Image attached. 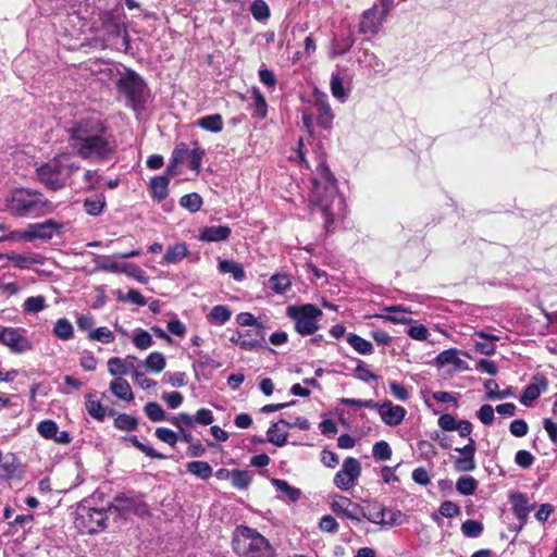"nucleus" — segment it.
I'll use <instances>...</instances> for the list:
<instances>
[{
    "label": "nucleus",
    "mask_w": 557,
    "mask_h": 557,
    "mask_svg": "<svg viewBox=\"0 0 557 557\" xmlns=\"http://www.w3.org/2000/svg\"><path fill=\"white\" fill-rule=\"evenodd\" d=\"M69 134L71 147L85 160L106 161L115 151L113 135L99 119H83L69 128Z\"/></svg>",
    "instance_id": "obj_1"
},
{
    "label": "nucleus",
    "mask_w": 557,
    "mask_h": 557,
    "mask_svg": "<svg viewBox=\"0 0 557 557\" xmlns=\"http://www.w3.org/2000/svg\"><path fill=\"white\" fill-rule=\"evenodd\" d=\"M311 198L314 205L322 210L325 216V228L329 230L334 222L331 207L335 200L338 203H342L343 200L338 197L337 180L324 162L317 166L312 178Z\"/></svg>",
    "instance_id": "obj_2"
},
{
    "label": "nucleus",
    "mask_w": 557,
    "mask_h": 557,
    "mask_svg": "<svg viewBox=\"0 0 557 557\" xmlns=\"http://www.w3.org/2000/svg\"><path fill=\"white\" fill-rule=\"evenodd\" d=\"M79 168L69 153H62L37 168V177L47 188L58 190Z\"/></svg>",
    "instance_id": "obj_3"
},
{
    "label": "nucleus",
    "mask_w": 557,
    "mask_h": 557,
    "mask_svg": "<svg viewBox=\"0 0 557 557\" xmlns=\"http://www.w3.org/2000/svg\"><path fill=\"white\" fill-rule=\"evenodd\" d=\"M232 545L234 552L244 557H263L272 550L269 541L263 535L246 525L235 529Z\"/></svg>",
    "instance_id": "obj_4"
},
{
    "label": "nucleus",
    "mask_w": 557,
    "mask_h": 557,
    "mask_svg": "<svg viewBox=\"0 0 557 557\" xmlns=\"http://www.w3.org/2000/svg\"><path fill=\"white\" fill-rule=\"evenodd\" d=\"M109 513L106 508L92 506L91 500L85 499L75 510L74 524L81 533L95 534L106 529Z\"/></svg>",
    "instance_id": "obj_5"
},
{
    "label": "nucleus",
    "mask_w": 557,
    "mask_h": 557,
    "mask_svg": "<svg viewBox=\"0 0 557 557\" xmlns=\"http://www.w3.org/2000/svg\"><path fill=\"white\" fill-rule=\"evenodd\" d=\"M286 315L294 322V329L299 335L309 336L319 330L323 312L317 305L304 304L288 306Z\"/></svg>",
    "instance_id": "obj_6"
},
{
    "label": "nucleus",
    "mask_w": 557,
    "mask_h": 557,
    "mask_svg": "<svg viewBox=\"0 0 557 557\" xmlns=\"http://www.w3.org/2000/svg\"><path fill=\"white\" fill-rule=\"evenodd\" d=\"M116 88L119 92L126 96L128 102L134 109L140 107L145 100V94L147 86L144 79L134 71L124 69V73L121 76Z\"/></svg>",
    "instance_id": "obj_7"
},
{
    "label": "nucleus",
    "mask_w": 557,
    "mask_h": 557,
    "mask_svg": "<svg viewBox=\"0 0 557 557\" xmlns=\"http://www.w3.org/2000/svg\"><path fill=\"white\" fill-rule=\"evenodd\" d=\"M394 4V0H377L370 9L364 11L359 25L360 33L362 35H377Z\"/></svg>",
    "instance_id": "obj_8"
},
{
    "label": "nucleus",
    "mask_w": 557,
    "mask_h": 557,
    "mask_svg": "<svg viewBox=\"0 0 557 557\" xmlns=\"http://www.w3.org/2000/svg\"><path fill=\"white\" fill-rule=\"evenodd\" d=\"M361 475V463L357 458L347 457L342 469L334 475L333 483L341 491H348L356 485Z\"/></svg>",
    "instance_id": "obj_9"
},
{
    "label": "nucleus",
    "mask_w": 557,
    "mask_h": 557,
    "mask_svg": "<svg viewBox=\"0 0 557 557\" xmlns=\"http://www.w3.org/2000/svg\"><path fill=\"white\" fill-rule=\"evenodd\" d=\"M146 505L139 503L134 493H119L114 496L112 504L107 509L108 512L114 510L120 517L126 519L131 515H141Z\"/></svg>",
    "instance_id": "obj_10"
},
{
    "label": "nucleus",
    "mask_w": 557,
    "mask_h": 557,
    "mask_svg": "<svg viewBox=\"0 0 557 557\" xmlns=\"http://www.w3.org/2000/svg\"><path fill=\"white\" fill-rule=\"evenodd\" d=\"M281 425L285 428H299L300 430L307 431L310 429V422L304 417H297L295 421L289 422L285 419H281L276 423H273L267 431V440L277 447H282L287 443V433H280L274 435V431H281Z\"/></svg>",
    "instance_id": "obj_11"
},
{
    "label": "nucleus",
    "mask_w": 557,
    "mask_h": 557,
    "mask_svg": "<svg viewBox=\"0 0 557 557\" xmlns=\"http://www.w3.org/2000/svg\"><path fill=\"white\" fill-rule=\"evenodd\" d=\"M458 456L454 458V469L457 472H471L475 470V451L476 442L474 438L469 437L468 443L463 447L455 448Z\"/></svg>",
    "instance_id": "obj_12"
},
{
    "label": "nucleus",
    "mask_w": 557,
    "mask_h": 557,
    "mask_svg": "<svg viewBox=\"0 0 557 557\" xmlns=\"http://www.w3.org/2000/svg\"><path fill=\"white\" fill-rule=\"evenodd\" d=\"M124 69L125 67L120 66L119 64L103 62V61H96L91 66V72L97 76V79L99 82H101L102 84L117 85L121 76L124 73Z\"/></svg>",
    "instance_id": "obj_13"
},
{
    "label": "nucleus",
    "mask_w": 557,
    "mask_h": 557,
    "mask_svg": "<svg viewBox=\"0 0 557 557\" xmlns=\"http://www.w3.org/2000/svg\"><path fill=\"white\" fill-rule=\"evenodd\" d=\"M313 108L315 110V122L323 129H331L333 126L334 113L324 92L314 94Z\"/></svg>",
    "instance_id": "obj_14"
},
{
    "label": "nucleus",
    "mask_w": 557,
    "mask_h": 557,
    "mask_svg": "<svg viewBox=\"0 0 557 557\" xmlns=\"http://www.w3.org/2000/svg\"><path fill=\"white\" fill-rule=\"evenodd\" d=\"M35 206V194L26 189H16L13 191L9 201V209L16 215L26 214Z\"/></svg>",
    "instance_id": "obj_15"
},
{
    "label": "nucleus",
    "mask_w": 557,
    "mask_h": 557,
    "mask_svg": "<svg viewBox=\"0 0 557 557\" xmlns=\"http://www.w3.org/2000/svg\"><path fill=\"white\" fill-rule=\"evenodd\" d=\"M194 355L196 356V360L193 362L195 377L198 381L201 379L209 380L212 371L219 368L220 363L202 350H196Z\"/></svg>",
    "instance_id": "obj_16"
},
{
    "label": "nucleus",
    "mask_w": 557,
    "mask_h": 557,
    "mask_svg": "<svg viewBox=\"0 0 557 557\" xmlns=\"http://www.w3.org/2000/svg\"><path fill=\"white\" fill-rule=\"evenodd\" d=\"M251 335V331L246 332H236L230 337V342L238 345L244 350H256L259 348H265L267 343L264 338V332L261 330H257L255 333L253 341H246V337Z\"/></svg>",
    "instance_id": "obj_17"
},
{
    "label": "nucleus",
    "mask_w": 557,
    "mask_h": 557,
    "mask_svg": "<svg viewBox=\"0 0 557 557\" xmlns=\"http://www.w3.org/2000/svg\"><path fill=\"white\" fill-rule=\"evenodd\" d=\"M548 387V380L542 373H536L533 375V383L525 386L523 393L520 397V401L524 406H530L534 400H536L540 395L545 392Z\"/></svg>",
    "instance_id": "obj_18"
},
{
    "label": "nucleus",
    "mask_w": 557,
    "mask_h": 557,
    "mask_svg": "<svg viewBox=\"0 0 557 557\" xmlns=\"http://www.w3.org/2000/svg\"><path fill=\"white\" fill-rule=\"evenodd\" d=\"M406 412L404 407L394 405L391 400H385L381 403L379 414L386 425L397 426L404 421Z\"/></svg>",
    "instance_id": "obj_19"
},
{
    "label": "nucleus",
    "mask_w": 557,
    "mask_h": 557,
    "mask_svg": "<svg viewBox=\"0 0 557 557\" xmlns=\"http://www.w3.org/2000/svg\"><path fill=\"white\" fill-rule=\"evenodd\" d=\"M0 343L10 347L14 352H22L29 348L27 341L17 329L0 326Z\"/></svg>",
    "instance_id": "obj_20"
},
{
    "label": "nucleus",
    "mask_w": 557,
    "mask_h": 557,
    "mask_svg": "<svg viewBox=\"0 0 557 557\" xmlns=\"http://www.w3.org/2000/svg\"><path fill=\"white\" fill-rule=\"evenodd\" d=\"M37 432L47 440H53L58 444H67L71 442V435L66 431H59L58 424L53 420H44L37 425Z\"/></svg>",
    "instance_id": "obj_21"
},
{
    "label": "nucleus",
    "mask_w": 557,
    "mask_h": 557,
    "mask_svg": "<svg viewBox=\"0 0 557 557\" xmlns=\"http://www.w3.org/2000/svg\"><path fill=\"white\" fill-rule=\"evenodd\" d=\"M459 354H460V351L456 348L446 349L436 356L435 363L438 367L451 364V366H454V370H456V371L469 370L468 363L459 357Z\"/></svg>",
    "instance_id": "obj_22"
},
{
    "label": "nucleus",
    "mask_w": 557,
    "mask_h": 557,
    "mask_svg": "<svg viewBox=\"0 0 557 557\" xmlns=\"http://www.w3.org/2000/svg\"><path fill=\"white\" fill-rule=\"evenodd\" d=\"M63 225L54 220L37 222V240L50 242L53 238L61 239Z\"/></svg>",
    "instance_id": "obj_23"
},
{
    "label": "nucleus",
    "mask_w": 557,
    "mask_h": 557,
    "mask_svg": "<svg viewBox=\"0 0 557 557\" xmlns=\"http://www.w3.org/2000/svg\"><path fill=\"white\" fill-rule=\"evenodd\" d=\"M232 234V230L227 225L205 226L199 232V240L207 243H218L226 240Z\"/></svg>",
    "instance_id": "obj_24"
},
{
    "label": "nucleus",
    "mask_w": 557,
    "mask_h": 557,
    "mask_svg": "<svg viewBox=\"0 0 557 557\" xmlns=\"http://www.w3.org/2000/svg\"><path fill=\"white\" fill-rule=\"evenodd\" d=\"M512 503V511L518 520L521 521L520 529H522L523 524L527 522L530 511L533 509V506L529 504V499L524 493H513L510 496Z\"/></svg>",
    "instance_id": "obj_25"
},
{
    "label": "nucleus",
    "mask_w": 557,
    "mask_h": 557,
    "mask_svg": "<svg viewBox=\"0 0 557 557\" xmlns=\"http://www.w3.org/2000/svg\"><path fill=\"white\" fill-rule=\"evenodd\" d=\"M364 511L366 516L364 519L368 521L379 524L382 527L383 517L386 516L387 508L384 507L380 502L377 500H368L364 502Z\"/></svg>",
    "instance_id": "obj_26"
},
{
    "label": "nucleus",
    "mask_w": 557,
    "mask_h": 557,
    "mask_svg": "<svg viewBox=\"0 0 557 557\" xmlns=\"http://www.w3.org/2000/svg\"><path fill=\"white\" fill-rule=\"evenodd\" d=\"M188 255V248L186 243H176L166 248V251L162 258V264H174L182 261Z\"/></svg>",
    "instance_id": "obj_27"
},
{
    "label": "nucleus",
    "mask_w": 557,
    "mask_h": 557,
    "mask_svg": "<svg viewBox=\"0 0 557 557\" xmlns=\"http://www.w3.org/2000/svg\"><path fill=\"white\" fill-rule=\"evenodd\" d=\"M170 180L166 175L154 176L151 178L149 187L153 199L162 201L168 197Z\"/></svg>",
    "instance_id": "obj_28"
},
{
    "label": "nucleus",
    "mask_w": 557,
    "mask_h": 557,
    "mask_svg": "<svg viewBox=\"0 0 557 557\" xmlns=\"http://www.w3.org/2000/svg\"><path fill=\"white\" fill-rule=\"evenodd\" d=\"M111 392L120 399L131 401L134 398L129 383L122 379L116 377L110 384Z\"/></svg>",
    "instance_id": "obj_29"
},
{
    "label": "nucleus",
    "mask_w": 557,
    "mask_h": 557,
    "mask_svg": "<svg viewBox=\"0 0 557 557\" xmlns=\"http://www.w3.org/2000/svg\"><path fill=\"white\" fill-rule=\"evenodd\" d=\"M354 41L351 37H333L330 44V55L331 58H337L344 55L350 50Z\"/></svg>",
    "instance_id": "obj_30"
},
{
    "label": "nucleus",
    "mask_w": 557,
    "mask_h": 557,
    "mask_svg": "<svg viewBox=\"0 0 557 557\" xmlns=\"http://www.w3.org/2000/svg\"><path fill=\"white\" fill-rule=\"evenodd\" d=\"M197 125L208 132L219 133L223 129V117L221 114H210L200 117Z\"/></svg>",
    "instance_id": "obj_31"
},
{
    "label": "nucleus",
    "mask_w": 557,
    "mask_h": 557,
    "mask_svg": "<svg viewBox=\"0 0 557 557\" xmlns=\"http://www.w3.org/2000/svg\"><path fill=\"white\" fill-rule=\"evenodd\" d=\"M271 483L276 491L284 493L289 502L296 503L300 499L301 491L298 487L289 485L287 481L273 478Z\"/></svg>",
    "instance_id": "obj_32"
},
{
    "label": "nucleus",
    "mask_w": 557,
    "mask_h": 557,
    "mask_svg": "<svg viewBox=\"0 0 557 557\" xmlns=\"http://www.w3.org/2000/svg\"><path fill=\"white\" fill-rule=\"evenodd\" d=\"M219 271L221 273H230L235 281H243L245 278L244 268L236 261L224 259L219 262Z\"/></svg>",
    "instance_id": "obj_33"
},
{
    "label": "nucleus",
    "mask_w": 557,
    "mask_h": 557,
    "mask_svg": "<svg viewBox=\"0 0 557 557\" xmlns=\"http://www.w3.org/2000/svg\"><path fill=\"white\" fill-rule=\"evenodd\" d=\"M187 472L201 479L208 480L212 475V467L207 461H191L186 466Z\"/></svg>",
    "instance_id": "obj_34"
},
{
    "label": "nucleus",
    "mask_w": 557,
    "mask_h": 557,
    "mask_svg": "<svg viewBox=\"0 0 557 557\" xmlns=\"http://www.w3.org/2000/svg\"><path fill=\"white\" fill-rule=\"evenodd\" d=\"M292 286L289 275L285 273H275L270 277V287L276 294L286 293Z\"/></svg>",
    "instance_id": "obj_35"
},
{
    "label": "nucleus",
    "mask_w": 557,
    "mask_h": 557,
    "mask_svg": "<svg viewBox=\"0 0 557 557\" xmlns=\"http://www.w3.org/2000/svg\"><path fill=\"white\" fill-rule=\"evenodd\" d=\"M347 342L356 351L361 355H369L373 351L372 343L355 333L348 334Z\"/></svg>",
    "instance_id": "obj_36"
},
{
    "label": "nucleus",
    "mask_w": 557,
    "mask_h": 557,
    "mask_svg": "<svg viewBox=\"0 0 557 557\" xmlns=\"http://www.w3.org/2000/svg\"><path fill=\"white\" fill-rule=\"evenodd\" d=\"M250 13L260 23H265L271 16L270 8L264 0H255L250 4Z\"/></svg>",
    "instance_id": "obj_37"
},
{
    "label": "nucleus",
    "mask_w": 557,
    "mask_h": 557,
    "mask_svg": "<svg viewBox=\"0 0 557 557\" xmlns=\"http://www.w3.org/2000/svg\"><path fill=\"white\" fill-rule=\"evenodd\" d=\"M126 441L132 443L138 450L144 453L147 457L151 459H159L163 460L165 459V456L159 451H157L153 447L148 446L144 443H141L136 435H129L125 437Z\"/></svg>",
    "instance_id": "obj_38"
},
{
    "label": "nucleus",
    "mask_w": 557,
    "mask_h": 557,
    "mask_svg": "<svg viewBox=\"0 0 557 557\" xmlns=\"http://www.w3.org/2000/svg\"><path fill=\"white\" fill-rule=\"evenodd\" d=\"M331 92L342 103L348 99V91L344 87L343 78L338 74H333L331 77Z\"/></svg>",
    "instance_id": "obj_39"
},
{
    "label": "nucleus",
    "mask_w": 557,
    "mask_h": 557,
    "mask_svg": "<svg viewBox=\"0 0 557 557\" xmlns=\"http://www.w3.org/2000/svg\"><path fill=\"white\" fill-rule=\"evenodd\" d=\"M202 198L197 193L186 194L181 197L180 205L191 213L199 211L202 207Z\"/></svg>",
    "instance_id": "obj_40"
},
{
    "label": "nucleus",
    "mask_w": 557,
    "mask_h": 557,
    "mask_svg": "<svg viewBox=\"0 0 557 557\" xmlns=\"http://www.w3.org/2000/svg\"><path fill=\"white\" fill-rule=\"evenodd\" d=\"M252 116L264 119L268 113V104L264 96L258 90H253Z\"/></svg>",
    "instance_id": "obj_41"
},
{
    "label": "nucleus",
    "mask_w": 557,
    "mask_h": 557,
    "mask_svg": "<svg viewBox=\"0 0 557 557\" xmlns=\"http://www.w3.org/2000/svg\"><path fill=\"white\" fill-rule=\"evenodd\" d=\"M252 481L251 474L247 470L233 469L232 485L237 490H246Z\"/></svg>",
    "instance_id": "obj_42"
},
{
    "label": "nucleus",
    "mask_w": 557,
    "mask_h": 557,
    "mask_svg": "<svg viewBox=\"0 0 557 557\" xmlns=\"http://www.w3.org/2000/svg\"><path fill=\"white\" fill-rule=\"evenodd\" d=\"M53 334L62 341H67L73 337V326L72 323L65 319H59L53 327Z\"/></svg>",
    "instance_id": "obj_43"
},
{
    "label": "nucleus",
    "mask_w": 557,
    "mask_h": 557,
    "mask_svg": "<svg viewBox=\"0 0 557 557\" xmlns=\"http://www.w3.org/2000/svg\"><path fill=\"white\" fill-rule=\"evenodd\" d=\"M165 358L161 352L153 351L145 360V367L148 371L159 373L165 368Z\"/></svg>",
    "instance_id": "obj_44"
},
{
    "label": "nucleus",
    "mask_w": 557,
    "mask_h": 557,
    "mask_svg": "<svg viewBox=\"0 0 557 557\" xmlns=\"http://www.w3.org/2000/svg\"><path fill=\"white\" fill-rule=\"evenodd\" d=\"M476 488L478 481L473 476H460L456 483V490L465 496L473 495Z\"/></svg>",
    "instance_id": "obj_45"
},
{
    "label": "nucleus",
    "mask_w": 557,
    "mask_h": 557,
    "mask_svg": "<svg viewBox=\"0 0 557 557\" xmlns=\"http://www.w3.org/2000/svg\"><path fill=\"white\" fill-rule=\"evenodd\" d=\"M114 426L121 431H135L138 426V421L135 417L127 413H120L114 419Z\"/></svg>",
    "instance_id": "obj_46"
},
{
    "label": "nucleus",
    "mask_w": 557,
    "mask_h": 557,
    "mask_svg": "<svg viewBox=\"0 0 557 557\" xmlns=\"http://www.w3.org/2000/svg\"><path fill=\"white\" fill-rule=\"evenodd\" d=\"M194 145L195 148L188 151L187 154L188 169L198 173L200 171L201 160L206 152L205 149L199 147L197 143H195Z\"/></svg>",
    "instance_id": "obj_47"
},
{
    "label": "nucleus",
    "mask_w": 557,
    "mask_h": 557,
    "mask_svg": "<svg viewBox=\"0 0 557 557\" xmlns=\"http://www.w3.org/2000/svg\"><path fill=\"white\" fill-rule=\"evenodd\" d=\"M461 532L466 537H479L483 532V523L478 520L468 519L461 524Z\"/></svg>",
    "instance_id": "obj_48"
},
{
    "label": "nucleus",
    "mask_w": 557,
    "mask_h": 557,
    "mask_svg": "<svg viewBox=\"0 0 557 557\" xmlns=\"http://www.w3.org/2000/svg\"><path fill=\"white\" fill-rule=\"evenodd\" d=\"M114 256H97L95 260L96 269L113 273L120 272V265L114 261Z\"/></svg>",
    "instance_id": "obj_49"
},
{
    "label": "nucleus",
    "mask_w": 557,
    "mask_h": 557,
    "mask_svg": "<svg viewBox=\"0 0 557 557\" xmlns=\"http://www.w3.org/2000/svg\"><path fill=\"white\" fill-rule=\"evenodd\" d=\"M231 315L232 311L224 305L214 306L210 312L211 320L219 325L225 324L231 319Z\"/></svg>",
    "instance_id": "obj_50"
},
{
    "label": "nucleus",
    "mask_w": 557,
    "mask_h": 557,
    "mask_svg": "<svg viewBox=\"0 0 557 557\" xmlns=\"http://www.w3.org/2000/svg\"><path fill=\"white\" fill-rule=\"evenodd\" d=\"M144 411L146 416L153 422L166 420L165 411L156 401L147 403L144 407Z\"/></svg>",
    "instance_id": "obj_51"
},
{
    "label": "nucleus",
    "mask_w": 557,
    "mask_h": 557,
    "mask_svg": "<svg viewBox=\"0 0 557 557\" xmlns=\"http://www.w3.org/2000/svg\"><path fill=\"white\" fill-rule=\"evenodd\" d=\"M372 456L375 460L386 461L392 457V448L386 441H379L372 447Z\"/></svg>",
    "instance_id": "obj_52"
},
{
    "label": "nucleus",
    "mask_w": 557,
    "mask_h": 557,
    "mask_svg": "<svg viewBox=\"0 0 557 557\" xmlns=\"http://www.w3.org/2000/svg\"><path fill=\"white\" fill-rule=\"evenodd\" d=\"M352 500H350L346 496H338L337 499L331 503V509L337 515L348 519V513L350 512V508L352 505Z\"/></svg>",
    "instance_id": "obj_53"
},
{
    "label": "nucleus",
    "mask_w": 557,
    "mask_h": 557,
    "mask_svg": "<svg viewBox=\"0 0 557 557\" xmlns=\"http://www.w3.org/2000/svg\"><path fill=\"white\" fill-rule=\"evenodd\" d=\"M133 344L138 349L145 350L153 345V339L147 331L143 329H137L133 336Z\"/></svg>",
    "instance_id": "obj_54"
},
{
    "label": "nucleus",
    "mask_w": 557,
    "mask_h": 557,
    "mask_svg": "<svg viewBox=\"0 0 557 557\" xmlns=\"http://www.w3.org/2000/svg\"><path fill=\"white\" fill-rule=\"evenodd\" d=\"M389 312H394L392 315H381L377 314L375 318L383 319L385 321H391L393 323H408L411 322V319L406 315V311L400 310L399 306H394L386 309Z\"/></svg>",
    "instance_id": "obj_55"
},
{
    "label": "nucleus",
    "mask_w": 557,
    "mask_h": 557,
    "mask_svg": "<svg viewBox=\"0 0 557 557\" xmlns=\"http://www.w3.org/2000/svg\"><path fill=\"white\" fill-rule=\"evenodd\" d=\"M166 420L176 426L180 431H184L185 429H189L194 425L193 417L186 412H181L177 416L169 417Z\"/></svg>",
    "instance_id": "obj_56"
},
{
    "label": "nucleus",
    "mask_w": 557,
    "mask_h": 557,
    "mask_svg": "<svg viewBox=\"0 0 557 557\" xmlns=\"http://www.w3.org/2000/svg\"><path fill=\"white\" fill-rule=\"evenodd\" d=\"M88 338L91 341H97L103 344H110L114 341V334L108 327L101 326L88 334Z\"/></svg>",
    "instance_id": "obj_57"
},
{
    "label": "nucleus",
    "mask_w": 557,
    "mask_h": 557,
    "mask_svg": "<svg viewBox=\"0 0 557 557\" xmlns=\"http://www.w3.org/2000/svg\"><path fill=\"white\" fill-rule=\"evenodd\" d=\"M86 410L94 419L99 421H102L106 417V411L101 403L99 400L91 399L90 395L87 396Z\"/></svg>",
    "instance_id": "obj_58"
},
{
    "label": "nucleus",
    "mask_w": 557,
    "mask_h": 557,
    "mask_svg": "<svg viewBox=\"0 0 557 557\" xmlns=\"http://www.w3.org/2000/svg\"><path fill=\"white\" fill-rule=\"evenodd\" d=\"M154 435L160 441L172 447H174L180 440V434L175 433L174 431L168 428H157L154 431Z\"/></svg>",
    "instance_id": "obj_59"
},
{
    "label": "nucleus",
    "mask_w": 557,
    "mask_h": 557,
    "mask_svg": "<svg viewBox=\"0 0 557 557\" xmlns=\"http://www.w3.org/2000/svg\"><path fill=\"white\" fill-rule=\"evenodd\" d=\"M354 376L364 383L377 381L380 379V376L371 372L361 360H358V366L354 371Z\"/></svg>",
    "instance_id": "obj_60"
},
{
    "label": "nucleus",
    "mask_w": 557,
    "mask_h": 557,
    "mask_svg": "<svg viewBox=\"0 0 557 557\" xmlns=\"http://www.w3.org/2000/svg\"><path fill=\"white\" fill-rule=\"evenodd\" d=\"M108 371L111 375H125L128 373L127 367L119 357H112L108 361Z\"/></svg>",
    "instance_id": "obj_61"
},
{
    "label": "nucleus",
    "mask_w": 557,
    "mask_h": 557,
    "mask_svg": "<svg viewBox=\"0 0 557 557\" xmlns=\"http://www.w3.org/2000/svg\"><path fill=\"white\" fill-rule=\"evenodd\" d=\"M389 392L396 399L400 401H407L410 397L407 387L397 381L389 382Z\"/></svg>",
    "instance_id": "obj_62"
},
{
    "label": "nucleus",
    "mask_w": 557,
    "mask_h": 557,
    "mask_svg": "<svg viewBox=\"0 0 557 557\" xmlns=\"http://www.w3.org/2000/svg\"><path fill=\"white\" fill-rule=\"evenodd\" d=\"M534 456L525 449H520L515 455V462L522 469L530 468L534 463Z\"/></svg>",
    "instance_id": "obj_63"
},
{
    "label": "nucleus",
    "mask_w": 557,
    "mask_h": 557,
    "mask_svg": "<svg viewBox=\"0 0 557 557\" xmlns=\"http://www.w3.org/2000/svg\"><path fill=\"white\" fill-rule=\"evenodd\" d=\"M117 298L120 300L129 301L138 306H145L147 304L145 297L137 289H129L125 295L119 292Z\"/></svg>",
    "instance_id": "obj_64"
}]
</instances>
